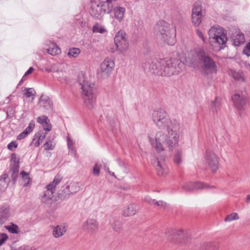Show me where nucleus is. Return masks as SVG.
Wrapping results in <instances>:
<instances>
[{
  "instance_id": "nucleus-1",
  "label": "nucleus",
  "mask_w": 250,
  "mask_h": 250,
  "mask_svg": "<svg viewBox=\"0 0 250 250\" xmlns=\"http://www.w3.org/2000/svg\"><path fill=\"white\" fill-rule=\"evenodd\" d=\"M152 119L159 128L166 130L167 133L160 131L156 133L155 137L148 135V138L152 147L158 153L164 151V145L172 149L179 141L181 133L179 122L176 119L170 118L162 108H157L153 111Z\"/></svg>"
},
{
  "instance_id": "nucleus-2",
  "label": "nucleus",
  "mask_w": 250,
  "mask_h": 250,
  "mask_svg": "<svg viewBox=\"0 0 250 250\" xmlns=\"http://www.w3.org/2000/svg\"><path fill=\"white\" fill-rule=\"evenodd\" d=\"M188 59L193 67L196 69L202 68L207 74L216 73L217 71L215 62L202 48L191 50Z\"/></svg>"
},
{
  "instance_id": "nucleus-3",
  "label": "nucleus",
  "mask_w": 250,
  "mask_h": 250,
  "mask_svg": "<svg viewBox=\"0 0 250 250\" xmlns=\"http://www.w3.org/2000/svg\"><path fill=\"white\" fill-rule=\"evenodd\" d=\"M78 83L81 85L82 98L84 105L88 109H92L96 104V84L88 81L83 73L79 75Z\"/></svg>"
},
{
  "instance_id": "nucleus-4",
  "label": "nucleus",
  "mask_w": 250,
  "mask_h": 250,
  "mask_svg": "<svg viewBox=\"0 0 250 250\" xmlns=\"http://www.w3.org/2000/svg\"><path fill=\"white\" fill-rule=\"evenodd\" d=\"M154 32L158 39L167 44L172 45L176 42V31L164 21H158L154 27Z\"/></svg>"
},
{
  "instance_id": "nucleus-5",
  "label": "nucleus",
  "mask_w": 250,
  "mask_h": 250,
  "mask_svg": "<svg viewBox=\"0 0 250 250\" xmlns=\"http://www.w3.org/2000/svg\"><path fill=\"white\" fill-rule=\"evenodd\" d=\"M209 42L215 51L223 48L228 40L223 29L219 26H213L208 31Z\"/></svg>"
},
{
  "instance_id": "nucleus-6",
  "label": "nucleus",
  "mask_w": 250,
  "mask_h": 250,
  "mask_svg": "<svg viewBox=\"0 0 250 250\" xmlns=\"http://www.w3.org/2000/svg\"><path fill=\"white\" fill-rule=\"evenodd\" d=\"M62 180V177L60 175H56L53 181L46 186L45 190L40 195V199L42 203L50 205L55 202L53 197L56 187Z\"/></svg>"
},
{
  "instance_id": "nucleus-7",
  "label": "nucleus",
  "mask_w": 250,
  "mask_h": 250,
  "mask_svg": "<svg viewBox=\"0 0 250 250\" xmlns=\"http://www.w3.org/2000/svg\"><path fill=\"white\" fill-rule=\"evenodd\" d=\"M166 236L168 240L174 243L186 244L190 240L189 232L182 229L168 230L166 232Z\"/></svg>"
},
{
  "instance_id": "nucleus-8",
  "label": "nucleus",
  "mask_w": 250,
  "mask_h": 250,
  "mask_svg": "<svg viewBox=\"0 0 250 250\" xmlns=\"http://www.w3.org/2000/svg\"><path fill=\"white\" fill-rule=\"evenodd\" d=\"M184 68V64L178 59H166L164 76L170 77L179 74Z\"/></svg>"
},
{
  "instance_id": "nucleus-9",
  "label": "nucleus",
  "mask_w": 250,
  "mask_h": 250,
  "mask_svg": "<svg viewBox=\"0 0 250 250\" xmlns=\"http://www.w3.org/2000/svg\"><path fill=\"white\" fill-rule=\"evenodd\" d=\"M166 59L152 58L148 59L144 64L146 68H148L151 73L158 76H164Z\"/></svg>"
},
{
  "instance_id": "nucleus-10",
  "label": "nucleus",
  "mask_w": 250,
  "mask_h": 250,
  "mask_svg": "<svg viewBox=\"0 0 250 250\" xmlns=\"http://www.w3.org/2000/svg\"><path fill=\"white\" fill-rule=\"evenodd\" d=\"M114 43L116 46V50L119 54L124 53L129 49V41L124 30H121L116 33L114 38Z\"/></svg>"
},
{
  "instance_id": "nucleus-11",
  "label": "nucleus",
  "mask_w": 250,
  "mask_h": 250,
  "mask_svg": "<svg viewBox=\"0 0 250 250\" xmlns=\"http://www.w3.org/2000/svg\"><path fill=\"white\" fill-rule=\"evenodd\" d=\"M115 66L113 60L109 58H105L100 65L98 70V78L104 79L108 78L112 73Z\"/></svg>"
},
{
  "instance_id": "nucleus-12",
  "label": "nucleus",
  "mask_w": 250,
  "mask_h": 250,
  "mask_svg": "<svg viewBox=\"0 0 250 250\" xmlns=\"http://www.w3.org/2000/svg\"><path fill=\"white\" fill-rule=\"evenodd\" d=\"M205 161L212 172H215L219 165V158L212 150H207L205 155Z\"/></svg>"
},
{
  "instance_id": "nucleus-13",
  "label": "nucleus",
  "mask_w": 250,
  "mask_h": 250,
  "mask_svg": "<svg viewBox=\"0 0 250 250\" xmlns=\"http://www.w3.org/2000/svg\"><path fill=\"white\" fill-rule=\"evenodd\" d=\"M247 93L246 91L238 92L232 97V100L236 108L242 109L247 102Z\"/></svg>"
},
{
  "instance_id": "nucleus-14",
  "label": "nucleus",
  "mask_w": 250,
  "mask_h": 250,
  "mask_svg": "<svg viewBox=\"0 0 250 250\" xmlns=\"http://www.w3.org/2000/svg\"><path fill=\"white\" fill-rule=\"evenodd\" d=\"M211 187L200 182H187L184 183L182 188L187 191H191L193 190L209 188Z\"/></svg>"
},
{
  "instance_id": "nucleus-15",
  "label": "nucleus",
  "mask_w": 250,
  "mask_h": 250,
  "mask_svg": "<svg viewBox=\"0 0 250 250\" xmlns=\"http://www.w3.org/2000/svg\"><path fill=\"white\" fill-rule=\"evenodd\" d=\"M153 165L159 176H166L168 174L167 167L163 160L157 159L153 162Z\"/></svg>"
},
{
  "instance_id": "nucleus-16",
  "label": "nucleus",
  "mask_w": 250,
  "mask_h": 250,
  "mask_svg": "<svg viewBox=\"0 0 250 250\" xmlns=\"http://www.w3.org/2000/svg\"><path fill=\"white\" fill-rule=\"evenodd\" d=\"M82 228L85 231L92 233L98 230V224L95 219L89 218L83 223Z\"/></svg>"
},
{
  "instance_id": "nucleus-17",
  "label": "nucleus",
  "mask_w": 250,
  "mask_h": 250,
  "mask_svg": "<svg viewBox=\"0 0 250 250\" xmlns=\"http://www.w3.org/2000/svg\"><path fill=\"white\" fill-rule=\"evenodd\" d=\"M53 72L62 74V77H58V80L61 82L66 80V76L64 71L65 64L63 63H56L51 65Z\"/></svg>"
},
{
  "instance_id": "nucleus-18",
  "label": "nucleus",
  "mask_w": 250,
  "mask_h": 250,
  "mask_svg": "<svg viewBox=\"0 0 250 250\" xmlns=\"http://www.w3.org/2000/svg\"><path fill=\"white\" fill-rule=\"evenodd\" d=\"M90 13L93 17L97 19H100L104 14L100 3L96 2L91 3Z\"/></svg>"
},
{
  "instance_id": "nucleus-19",
  "label": "nucleus",
  "mask_w": 250,
  "mask_h": 250,
  "mask_svg": "<svg viewBox=\"0 0 250 250\" xmlns=\"http://www.w3.org/2000/svg\"><path fill=\"white\" fill-rule=\"evenodd\" d=\"M233 44L235 46H239L245 42V37L244 34L240 31H236L233 35L231 37Z\"/></svg>"
},
{
  "instance_id": "nucleus-20",
  "label": "nucleus",
  "mask_w": 250,
  "mask_h": 250,
  "mask_svg": "<svg viewBox=\"0 0 250 250\" xmlns=\"http://www.w3.org/2000/svg\"><path fill=\"white\" fill-rule=\"evenodd\" d=\"M39 104L40 106L42 107L45 110H50L53 105L50 98L44 95L41 96Z\"/></svg>"
},
{
  "instance_id": "nucleus-21",
  "label": "nucleus",
  "mask_w": 250,
  "mask_h": 250,
  "mask_svg": "<svg viewBox=\"0 0 250 250\" xmlns=\"http://www.w3.org/2000/svg\"><path fill=\"white\" fill-rule=\"evenodd\" d=\"M138 209L136 204H130L127 207H125L123 210V215L124 216H130L135 214Z\"/></svg>"
},
{
  "instance_id": "nucleus-22",
  "label": "nucleus",
  "mask_w": 250,
  "mask_h": 250,
  "mask_svg": "<svg viewBox=\"0 0 250 250\" xmlns=\"http://www.w3.org/2000/svg\"><path fill=\"white\" fill-rule=\"evenodd\" d=\"M10 216V208L8 206L0 208V224L4 223Z\"/></svg>"
},
{
  "instance_id": "nucleus-23",
  "label": "nucleus",
  "mask_w": 250,
  "mask_h": 250,
  "mask_svg": "<svg viewBox=\"0 0 250 250\" xmlns=\"http://www.w3.org/2000/svg\"><path fill=\"white\" fill-rule=\"evenodd\" d=\"M112 1V0H100L99 3L102 7L104 14L109 13L111 12L113 7Z\"/></svg>"
},
{
  "instance_id": "nucleus-24",
  "label": "nucleus",
  "mask_w": 250,
  "mask_h": 250,
  "mask_svg": "<svg viewBox=\"0 0 250 250\" xmlns=\"http://www.w3.org/2000/svg\"><path fill=\"white\" fill-rule=\"evenodd\" d=\"M66 230V228L64 225H58L54 228L52 234L54 237L59 238L65 234Z\"/></svg>"
},
{
  "instance_id": "nucleus-25",
  "label": "nucleus",
  "mask_w": 250,
  "mask_h": 250,
  "mask_svg": "<svg viewBox=\"0 0 250 250\" xmlns=\"http://www.w3.org/2000/svg\"><path fill=\"white\" fill-rule=\"evenodd\" d=\"M113 11L115 18L120 22L122 21L124 18L125 8L123 7L116 6L114 8Z\"/></svg>"
},
{
  "instance_id": "nucleus-26",
  "label": "nucleus",
  "mask_w": 250,
  "mask_h": 250,
  "mask_svg": "<svg viewBox=\"0 0 250 250\" xmlns=\"http://www.w3.org/2000/svg\"><path fill=\"white\" fill-rule=\"evenodd\" d=\"M9 179L7 174L5 173L0 177V192L4 191L8 187Z\"/></svg>"
},
{
  "instance_id": "nucleus-27",
  "label": "nucleus",
  "mask_w": 250,
  "mask_h": 250,
  "mask_svg": "<svg viewBox=\"0 0 250 250\" xmlns=\"http://www.w3.org/2000/svg\"><path fill=\"white\" fill-rule=\"evenodd\" d=\"M66 186L70 190V192L72 195H74L80 190V186L77 182H70L67 183Z\"/></svg>"
},
{
  "instance_id": "nucleus-28",
  "label": "nucleus",
  "mask_w": 250,
  "mask_h": 250,
  "mask_svg": "<svg viewBox=\"0 0 250 250\" xmlns=\"http://www.w3.org/2000/svg\"><path fill=\"white\" fill-rule=\"evenodd\" d=\"M47 52L52 55L55 56L61 53L60 48L54 43H50L49 48L47 49Z\"/></svg>"
},
{
  "instance_id": "nucleus-29",
  "label": "nucleus",
  "mask_w": 250,
  "mask_h": 250,
  "mask_svg": "<svg viewBox=\"0 0 250 250\" xmlns=\"http://www.w3.org/2000/svg\"><path fill=\"white\" fill-rule=\"evenodd\" d=\"M221 100L216 97L214 101L211 102L210 105V110L213 113H217L220 109Z\"/></svg>"
},
{
  "instance_id": "nucleus-30",
  "label": "nucleus",
  "mask_w": 250,
  "mask_h": 250,
  "mask_svg": "<svg viewBox=\"0 0 250 250\" xmlns=\"http://www.w3.org/2000/svg\"><path fill=\"white\" fill-rule=\"evenodd\" d=\"M71 195L70 190H69L65 186V187L59 192L58 197L62 200H64L68 199Z\"/></svg>"
},
{
  "instance_id": "nucleus-31",
  "label": "nucleus",
  "mask_w": 250,
  "mask_h": 250,
  "mask_svg": "<svg viewBox=\"0 0 250 250\" xmlns=\"http://www.w3.org/2000/svg\"><path fill=\"white\" fill-rule=\"evenodd\" d=\"M191 15L203 16L202 6L200 3L195 2L194 3Z\"/></svg>"
},
{
  "instance_id": "nucleus-32",
  "label": "nucleus",
  "mask_w": 250,
  "mask_h": 250,
  "mask_svg": "<svg viewBox=\"0 0 250 250\" xmlns=\"http://www.w3.org/2000/svg\"><path fill=\"white\" fill-rule=\"evenodd\" d=\"M231 76L234 80L239 82H244L245 80L242 71H231Z\"/></svg>"
},
{
  "instance_id": "nucleus-33",
  "label": "nucleus",
  "mask_w": 250,
  "mask_h": 250,
  "mask_svg": "<svg viewBox=\"0 0 250 250\" xmlns=\"http://www.w3.org/2000/svg\"><path fill=\"white\" fill-rule=\"evenodd\" d=\"M182 152L180 150H177L175 151L173 157V162L175 164L179 165L182 163Z\"/></svg>"
},
{
  "instance_id": "nucleus-34",
  "label": "nucleus",
  "mask_w": 250,
  "mask_h": 250,
  "mask_svg": "<svg viewBox=\"0 0 250 250\" xmlns=\"http://www.w3.org/2000/svg\"><path fill=\"white\" fill-rule=\"evenodd\" d=\"M4 227L9 232L12 233L18 234L20 232L18 226L13 223H11L9 225L5 226Z\"/></svg>"
},
{
  "instance_id": "nucleus-35",
  "label": "nucleus",
  "mask_w": 250,
  "mask_h": 250,
  "mask_svg": "<svg viewBox=\"0 0 250 250\" xmlns=\"http://www.w3.org/2000/svg\"><path fill=\"white\" fill-rule=\"evenodd\" d=\"M92 30L93 33H99L101 34H103L107 32L106 29L104 26L100 25L98 23L95 24L93 26Z\"/></svg>"
},
{
  "instance_id": "nucleus-36",
  "label": "nucleus",
  "mask_w": 250,
  "mask_h": 250,
  "mask_svg": "<svg viewBox=\"0 0 250 250\" xmlns=\"http://www.w3.org/2000/svg\"><path fill=\"white\" fill-rule=\"evenodd\" d=\"M81 51L78 48H70L67 53V55L69 57L76 58L80 54Z\"/></svg>"
},
{
  "instance_id": "nucleus-37",
  "label": "nucleus",
  "mask_w": 250,
  "mask_h": 250,
  "mask_svg": "<svg viewBox=\"0 0 250 250\" xmlns=\"http://www.w3.org/2000/svg\"><path fill=\"white\" fill-rule=\"evenodd\" d=\"M239 217L238 215L236 212L232 213L230 214H229L227 216V217L225 218V222H230L233 220H236L239 219Z\"/></svg>"
},
{
  "instance_id": "nucleus-38",
  "label": "nucleus",
  "mask_w": 250,
  "mask_h": 250,
  "mask_svg": "<svg viewBox=\"0 0 250 250\" xmlns=\"http://www.w3.org/2000/svg\"><path fill=\"white\" fill-rule=\"evenodd\" d=\"M203 16L191 15L192 22L193 25L195 26H197L201 22L202 18Z\"/></svg>"
},
{
  "instance_id": "nucleus-39",
  "label": "nucleus",
  "mask_w": 250,
  "mask_h": 250,
  "mask_svg": "<svg viewBox=\"0 0 250 250\" xmlns=\"http://www.w3.org/2000/svg\"><path fill=\"white\" fill-rule=\"evenodd\" d=\"M25 91L24 92L23 94L27 98L34 97L35 96V91L33 88H26Z\"/></svg>"
},
{
  "instance_id": "nucleus-40",
  "label": "nucleus",
  "mask_w": 250,
  "mask_h": 250,
  "mask_svg": "<svg viewBox=\"0 0 250 250\" xmlns=\"http://www.w3.org/2000/svg\"><path fill=\"white\" fill-rule=\"evenodd\" d=\"M154 205L160 208L165 209L167 206V204L163 201L160 200L155 201Z\"/></svg>"
},
{
  "instance_id": "nucleus-41",
  "label": "nucleus",
  "mask_w": 250,
  "mask_h": 250,
  "mask_svg": "<svg viewBox=\"0 0 250 250\" xmlns=\"http://www.w3.org/2000/svg\"><path fill=\"white\" fill-rule=\"evenodd\" d=\"M49 120L48 117L46 116L42 115L40 117H38L37 119V121L41 124L42 125L46 124L47 122H49Z\"/></svg>"
},
{
  "instance_id": "nucleus-42",
  "label": "nucleus",
  "mask_w": 250,
  "mask_h": 250,
  "mask_svg": "<svg viewBox=\"0 0 250 250\" xmlns=\"http://www.w3.org/2000/svg\"><path fill=\"white\" fill-rule=\"evenodd\" d=\"M101 165L96 163L93 168V173L95 176H98L100 173Z\"/></svg>"
},
{
  "instance_id": "nucleus-43",
  "label": "nucleus",
  "mask_w": 250,
  "mask_h": 250,
  "mask_svg": "<svg viewBox=\"0 0 250 250\" xmlns=\"http://www.w3.org/2000/svg\"><path fill=\"white\" fill-rule=\"evenodd\" d=\"M46 135V133H42L41 134L38 140L35 143V146L36 147L39 146L40 145V144L42 142V141L45 138Z\"/></svg>"
},
{
  "instance_id": "nucleus-44",
  "label": "nucleus",
  "mask_w": 250,
  "mask_h": 250,
  "mask_svg": "<svg viewBox=\"0 0 250 250\" xmlns=\"http://www.w3.org/2000/svg\"><path fill=\"white\" fill-rule=\"evenodd\" d=\"M43 147L46 150H53L55 145L52 144L51 141H47L44 144Z\"/></svg>"
},
{
  "instance_id": "nucleus-45",
  "label": "nucleus",
  "mask_w": 250,
  "mask_h": 250,
  "mask_svg": "<svg viewBox=\"0 0 250 250\" xmlns=\"http://www.w3.org/2000/svg\"><path fill=\"white\" fill-rule=\"evenodd\" d=\"M122 224L120 221H115L112 224L113 229L117 231L120 230Z\"/></svg>"
},
{
  "instance_id": "nucleus-46",
  "label": "nucleus",
  "mask_w": 250,
  "mask_h": 250,
  "mask_svg": "<svg viewBox=\"0 0 250 250\" xmlns=\"http://www.w3.org/2000/svg\"><path fill=\"white\" fill-rule=\"evenodd\" d=\"M7 235L4 233H0V246L2 245L8 239Z\"/></svg>"
},
{
  "instance_id": "nucleus-47",
  "label": "nucleus",
  "mask_w": 250,
  "mask_h": 250,
  "mask_svg": "<svg viewBox=\"0 0 250 250\" xmlns=\"http://www.w3.org/2000/svg\"><path fill=\"white\" fill-rule=\"evenodd\" d=\"M35 126V124L33 121H31L27 127L26 128V129L24 130L28 134L31 132L34 128Z\"/></svg>"
},
{
  "instance_id": "nucleus-48",
  "label": "nucleus",
  "mask_w": 250,
  "mask_h": 250,
  "mask_svg": "<svg viewBox=\"0 0 250 250\" xmlns=\"http://www.w3.org/2000/svg\"><path fill=\"white\" fill-rule=\"evenodd\" d=\"M44 130L47 131H50L52 129V125L50 123V121L47 122L46 124H44L42 125Z\"/></svg>"
},
{
  "instance_id": "nucleus-49",
  "label": "nucleus",
  "mask_w": 250,
  "mask_h": 250,
  "mask_svg": "<svg viewBox=\"0 0 250 250\" xmlns=\"http://www.w3.org/2000/svg\"><path fill=\"white\" fill-rule=\"evenodd\" d=\"M18 146V144L16 141H13L10 143L8 146V148L10 150H13L14 148H17Z\"/></svg>"
},
{
  "instance_id": "nucleus-50",
  "label": "nucleus",
  "mask_w": 250,
  "mask_h": 250,
  "mask_svg": "<svg viewBox=\"0 0 250 250\" xmlns=\"http://www.w3.org/2000/svg\"><path fill=\"white\" fill-rule=\"evenodd\" d=\"M155 201V199H152L149 196H146L144 198V201L150 205H154Z\"/></svg>"
},
{
  "instance_id": "nucleus-51",
  "label": "nucleus",
  "mask_w": 250,
  "mask_h": 250,
  "mask_svg": "<svg viewBox=\"0 0 250 250\" xmlns=\"http://www.w3.org/2000/svg\"><path fill=\"white\" fill-rule=\"evenodd\" d=\"M243 53L248 56H250V42L243 49Z\"/></svg>"
},
{
  "instance_id": "nucleus-52",
  "label": "nucleus",
  "mask_w": 250,
  "mask_h": 250,
  "mask_svg": "<svg viewBox=\"0 0 250 250\" xmlns=\"http://www.w3.org/2000/svg\"><path fill=\"white\" fill-rule=\"evenodd\" d=\"M196 33L198 37L199 38H200L202 40V41L204 42H206V39H205V37L204 36V35L202 33V32L199 29H197L196 30Z\"/></svg>"
},
{
  "instance_id": "nucleus-53",
  "label": "nucleus",
  "mask_w": 250,
  "mask_h": 250,
  "mask_svg": "<svg viewBox=\"0 0 250 250\" xmlns=\"http://www.w3.org/2000/svg\"><path fill=\"white\" fill-rule=\"evenodd\" d=\"M28 134L24 130L22 132L20 133L17 137V139L21 140L25 138Z\"/></svg>"
},
{
  "instance_id": "nucleus-54",
  "label": "nucleus",
  "mask_w": 250,
  "mask_h": 250,
  "mask_svg": "<svg viewBox=\"0 0 250 250\" xmlns=\"http://www.w3.org/2000/svg\"><path fill=\"white\" fill-rule=\"evenodd\" d=\"M74 142L69 138H67V146L69 149L74 150Z\"/></svg>"
},
{
  "instance_id": "nucleus-55",
  "label": "nucleus",
  "mask_w": 250,
  "mask_h": 250,
  "mask_svg": "<svg viewBox=\"0 0 250 250\" xmlns=\"http://www.w3.org/2000/svg\"><path fill=\"white\" fill-rule=\"evenodd\" d=\"M21 174L22 175V177L23 179L25 180H27V183L25 184V186H26L29 181L30 178L28 177V174L24 171H21Z\"/></svg>"
},
{
  "instance_id": "nucleus-56",
  "label": "nucleus",
  "mask_w": 250,
  "mask_h": 250,
  "mask_svg": "<svg viewBox=\"0 0 250 250\" xmlns=\"http://www.w3.org/2000/svg\"><path fill=\"white\" fill-rule=\"evenodd\" d=\"M104 169L105 171H107L109 174L115 177V174L114 172H112L109 170V168L108 167H106V165L104 166Z\"/></svg>"
},
{
  "instance_id": "nucleus-57",
  "label": "nucleus",
  "mask_w": 250,
  "mask_h": 250,
  "mask_svg": "<svg viewBox=\"0 0 250 250\" xmlns=\"http://www.w3.org/2000/svg\"><path fill=\"white\" fill-rule=\"evenodd\" d=\"M34 68L32 67H30L29 69L25 73L23 77H25L33 72L34 71Z\"/></svg>"
},
{
  "instance_id": "nucleus-58",
  "label": "nucleus",
  "mask_w": 250,
  "mask_h": 250,
  "mask_svg": "<svg viewBox=\"0 0 250 250\" xmlns=\"http://www.w3.org/2000/svg\"><path fill=\"white\" fill-rule=\"evenodd\" d=\"M119 171H123L124 173H127V169L124 165L120 166L119 167Z\"/></svg>"
},
{
  "instance_id": "nucleus-59",
  "label": "nucleus",
  "mask_w": 250,
  "mask_h": 250,
  "mask_svg": "<svg viewBox=\"0 0 250 250\" xmlns=\"http://www.w3.org/2000/svg\"><path fill=\"white\" fill-rule=\"evenodd\" d=\"M210 246V245L208 244H204L202 247L201 250H210L209 249V247Z\"/></svg>"
},
{
  "instance_id": "nucleus-60",
  "label": "nucleus",
  "mask_w": 250,
  "mask_h": 250,
  "mask_svg": "<svg viewBox=\"0 0 250 250\" xmlns=\"http://www.w3.org/2000/svg\"><path fill=\"white\" fill-rule=\"evenodd\" d=\"M11 160L14 161L16 167L18 166V162H16V156L14 154L12 155V158H11Z\"/></svg>"
},
{
  "instance_id": "nucleus-61",
  "label": "nucleus",
  "mask_w": 250,
  "mask_h": 250,
  "mask_svg": "<svg viewBox=\"0 0 250 250\" xmlns=\"http://www.w3.org/2000/svg\"><path fill=\"white\" fill-rule=\"evenodd\" d=\"M45 71L48 72H53L52 68V66H50V68H46Z\"/></svg>"
},
{
  "instance_id": "nucleus-62",
  "label": "nucleus",
  "mask_w": 250,
  "mask_h": 250,
  "mask_svg": "<svg viewBox=\"0 0 250 250\" xmlns=\"http://www.w3.org/2000/svg\"><path fill=\"white\" fill-rule=\"evenodd\" d=\"M246 202L248 203H250V195H248L247 196Z\"/></svg>"
},
{
  "instance_id": "nucleus-63",
  "label": "nucleus",
  "mask_w": 250,
  "mask_h": 250,
  "mask_svg": "<svg viewBox=\"0 0 250 250\" xmlns=\"http://www.w3.org/2000/svg\"><path fill=\"white\" fill-rule=\"evenodd\" d=\"M62 74L61 72L59 74L56 73V77H57V79H58V77H62Z\"/></svg>"
},
{
  "instance_id": "nucleus-64",
  "label": "nucleus",
  "mask_w": 250,
  "mask_h": 250,
  "mask_svg": "<svg viewBox=\"0 0 250 250\" xmlns=\"http://www.w3.org/2000/svg\"><path fill=\"white\" fill-rule=\"evenodd\" d=\"M121 188L125 190H126L127 189V188Z\"/></svg>"
}]
</instances>
